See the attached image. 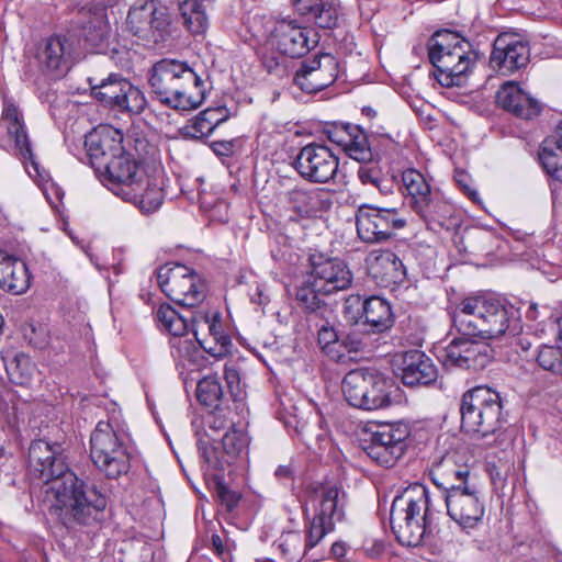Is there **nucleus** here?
I'll return each mask as SVG.
<instances>
[{
    "instance_id": "obj_15",
    "label": "nucleus",
    "mask_w": 562,
    "mask_h": 562,
    "mask_svg": "<svg viewBox=\"0 0 562 562\" xmlns=\"http://www.w3.org/2000/svg\"><path fill=\"white\" fill-rule=\"evenodd\" d=\"M223 378L226 382V391L217 374L206 375L198 382L196 398L202 405L210 408H220L226 406L229 398L234 402L243 401L245 392L239 371L234 364H225Z\"/></svg>"
},
{
    "instance_id": "obj_17",
    "label": "nucleus",
    "mask_w": 562,
    "mask_h": 562,
    "mask_svg": "<svg viewBox=\"0 0 562 562\" xmlns=\"http://www.w3.org/2000/svg\"><path fill=\"white\" fill-rule=\"evenodd\" d=\"M126 23L134 35L159 43L169 32L170 18L166 8L159 7L155 0H149L131 8Z\"/></svg>"
},
{
    "instance_id": "obj_41",
    "label": "nucleus",
    "mask_w": 562,
    "mask_h": 562,
    "mask_svg": "<svg viewBox=\"0 0 562 562\" xmlns=\"http://www.w3.org/2000/svg\"><path fill=\"white\" fill-rule=\"evenodd\" d=\"M372 372L373 370L370 369H356L345 375L341 389L346 401L351 406L361 408Z\"/></svg>"
},
{
    "instance_id": "obj_9",
    "label": "nucleus",
    "mask_w": 562,
    "mask_h": 562,
    "mask_svg": "<svg viewBox=\"0 0 562 562\" xmlns=\"http://www.w3.org/2000/svg\"><path fill=\"white\" fill-rule=\"evenodd\" d=\"M161 291L179 305L194 307L206 297L207 284L195 270L177 262L164 265L157 270Z\"/></svg>"
},
{
    "instance_id": "obj_61",
    "label": "nucleus",
    "mask_w": 562,
    "mask_h": 562,
    "mask_svg": "<svg viewBox=\"0 0 562 562\" xmlns=\"http://www.w3.org/2000/svg\"><path fill=\"white\" fill-rule=\"evenodd\" d=\"M337 345H339V346H335L334 349L337 350V355H339V358H330V359L338 363H347L348 361H350L352 359L350 356L351 353L342 347V344L340 342V340L337 341Z\"/></svg>"
},
{
    "instance_id": "obj_64",
    "label": "nucleus",
    "mask_w": 562,
    "mask_h": 562,
    "mask_svg": "<svg viewBox=\"0 0 562 562\" xmlns=\"http://www.w3.org/2000/svg\"><path fill=\"white\" fill-rule=\"evenodd\" d=\"M251 301L260 305H266L269 302V296L263 293V290L258 285L254 294H251Z\"/></svg>"
},
{
    "instance_id": "obj_56",
    "label": "nucleus",
    "mask_w": 562,
    "mask_h": 562,
    "mask_svg": "<svg viewBox=\"0 0 562 562\" xmlns=\"http://www.w3.org/2000/svg\"><path fill=\"white\" fill-rule=\"evenodd\" d=\"M351 124H346L341 126H335L327 131V136L330 142L341 146L342 148L346 146L348 138L351 137L352 133L349 131Z\"/></svg>"
},
{
    "instance_id": "obj_8",
    "label": "nucleus",
    "mask_w": 562,
    "mask_h": 562,
    "mask_svg": "<svg viewBox=\"0 0 562 562\" xmlns=\"http://www.w3.org/2000/svg\"><path fill=\"white\" fill-rule=\"evenodd\" d=\"M90 457L99 471L109 479L126 474L131 467L125 436L109 422H99L91 434Z\"/></svg>"
},
{
    "instance_id": "obj_59",
    "label": "nucleus",
    "mask_w": 562,
    "mask_h": 562,
    "mask_svg": "<svg viewBox=\"0 0 562 562\" xmlns=\"http://www.w3.org/2000/svg\"><path fill=\"white\" fill-rule=\"evenodd\" d=\"M207 121H210V125L215 130L221 123L226 121V115H224L223 108H209L200 112Z\"/></svg>"
},
{
    "instance_id": "obj_48",
    "label": "nucleus",
    "mask_w": 562,
    "mask_h": 562,
    "mask_svg": "<svg viewBox=\"0 0 562 562\" xmlns=\"http://www.w3.org/2000/svg\"><path fill=\"white\" fill-rule=\"evenodd\" d=\"M147 100L144 92L130 82L114 109L139 114L145 110Z\"/></svg>"
},
{
    "instance_id": "obj_49",
    "label": "nucleus",
    "mask_w": 562,
    "mask_h": 562,
    "mask_svg": "<svg viewBox=\"0 0 562 562\" xmlns=\"http://www.w3.org/2000/svg\"><path fill=\"white\" fill-rule=\"evenodd\" d=\"M334 527L335 522L314 515L306 529V548L316 547L327 533L334 530Z\"/></svg>"
},
{
    "instance_id": "obj_13",
    "label": "nucleus",
    "mask_w": 562,
    "mask_h": 562,
    "mask_svg": "<svg viewBox=\"0 0 562 562\" xmlns=\"http://www.w3.org/2000/svg\"><path fill=\"white\" fill-rule=\"evenodd\" d=\"M342 313L349 323L368 326L372 333H384L394 324L390 302L378 295L363 299L359 294H351L345 300Z\"/></svg>"
},
{
    "instance_id": "obj_45",
    "label": "nucleus",
    "mask_w": 562,
    "mask_h": 562,
    "mask_svg": "<svg viewBox=\"0 0 562 562\" xmlns=\"http://www.w3.org/2000/svg\"><path fill=\"white\" fill-rule=\"evenodd\" d=\"M77 24L80 29L79 36L92 48H98L104 43L108 27L100 16L86 12L82 20L77 21Z\"/></svg>"
},
{
    "instance_id": "obj_38",
    "label": "nucleus",
    "mask_w": 562,
    "mask_h": 562,
    "mask_svg": "<svg viewBox=\"0 0 562 562\" xmlns=\"http://www.w3.org/2000/svg\"><path fill=\"white\" fill-rule=\"evenodd\" d=\"M69 49L67 40L60 36H52L47 40L45 47L38 53L37 59L48 74L63 72L67 69L66 55Z\"/></svg>"
},
{
    "instance_id": "obj_58",
    "label": "nucleus",
    "mask_w": 562,
    "mask_h": 562,
    "mask_svg": "<svg viewBox=\"0 0 562 562\" xmlns=\"http://www.w3.org/2000/svg\"><path fill=\"white\" fill-rule=\"evenodd\" d=\"M357 175L362 184H371L373 187L375 186V183H378V180L381 178L380 171L376 168H370L367 166H361L358 169Z\"/></svg>"
},
{
    "instance_id": "obj_39",
    "label": "nucleus",
    "mask_w": 562,
    "mask_h": 562,
    "mask_svg": "<svg viewBox=\"0 0 562 562\" xmlns=\"http://www.w3.org/2000/svg\"><path fill=\"white\" fill-rule=\"evenodd\" d=\"M182 24L191 35H204L210 26L206 4L203 0H184L179 4Z\"/></svg>"
},
{
    "instance_id": "obj_21",
    "label": "nucleus",
    "mask_w": 562,
    "mask_h": 562,
    "mask_svg": "<svg viewBox=\"0 0 562 562\" xmlns=\"http://www.w3.org/2000/svg\"><path fill=\"white\" fill-rule=\"evenodd\" d=\"M338 67L336 57L330 54H318L301 63L293 81L302 91L316 93L336 81Z\"/></svg>"
},
{
    "instance_id": "obj_57",
    "label": "nucleus",
    "mask_w": 562,
    "mask_h": 562,
    "mask_svg": "<svg viewBox=\"0 0 562 562\" xmlns=\"http://www.w3.org/2000/svg\"><path fill=\"white\" fill-rule=\"evenodd\" d=\"M236 140H215L211 144V148L215 155L221 157H231L235 151Z\"/></svg>"
},
{
    "instance_id": "obj_55",
    "label": "nucleus",
    "mask_w": 562,
    "mask_h": 562,
    "mask_svg": "<svg viewBox=\"0 0 562 562\" xmlns=\"http://www.w3.org/2000/svg\"><path fill=\"white\" fill-rule=\"evenodd\" d=\"M340 342L342 344V347L347 349L350 353H357L361 350H363L366 344L362 340V337L358 333H348L344 335L342 337H339Z\"/></svg>"
},
{
    "instance_id": "obj_46",
    "label": "nucleus",
    "mask_w": 562,
    "mask_h": 562,
    "mask_svg": "<svg viewBox=\"0 0 562 562\" xmlns=\"http://www.w3.org/2000/svg\"><path fill=\"white\" fill-rule=\"evenodd\" d=\"M156 318L159 327L168 331L172 336L171 338L187 337L189 331L188 321L172 306L161 305L156 313Z\"/></svg>"
},
{
    "instance_id": "obj_31",
    "label": "nucleus",
    "mask_w": 562,
    "mask_h": 562,
    "mask_svg": "<svg viewBox=\"0 0 562 562\" xmlns=\"http://www.w3.org/2000/svg\"><path fill=\"white\" fill-rule=\"evenodd\" d=\"M368 273L379 286L391 290L406 279L404 263L396 254L390 250L372 255L368 259Z\"/></svg>"
},
{
    "instance_id": "obj_24",
    "label": "nucleus",
    "mask_w": 562,
    "mask_h": 562,
    "mask_svg": "<svg viewBox=\"0 0 562 562\" xmlns=\"http://www.w3.org/2000/svg\"><path fill=\"white\" fill-rule=\"evenodd\" d=\"M306 506L314 515L333 522L345 516V492L330 482L312 483L306 490Z\"/></svg>"
},
{
    "instance_id": "obj_52",
    "label": "nucleus",
    "mask_w": 562,
    "mask_h": 562,
    "mask_svg": "<svg viewBox=\"0 0 562 562\" xmlns=\"http://www.w3.org/2000/svg\"><path fill=\"white\" fill-rule=\"evenodd\" d=\"M324 321L325 323L321 325L317 333L318 345L328 358H339L337 350L334 349L335 346H338L337 341L339 340V336L335 328L329 325L327 317Z\"/></svg>"
},
{
    "instance_id": "obj_5",
    "label": "nucleus",
    "mask_w": 562,
    "mask_h": 562,
    "mask_svg": "<svg viewBox=\"0 0 562 562\" xmlns=\"http://www.w3.org/2000/svg\"><path fill=\"white\" fill-rule=\"evenodd\" d=\"M429 493L425 485L413 484L392 502L390 524L397 541L406 547L422 544L430 532Z\"/></svg>"
},
{
    "instance_id": "obj_12",
    "label": "nucleus",
    "mask_w": 562,
    "mask_h": 562,
    "mask_svg": "<svg viewBox=\"0 0 562 562\" xmlns=\"http://www.w3.org/2000/svg\"><path fill=\"white\" fill-rule=\"evenodd\" d=\"M357 233L361 240L369 244L390 239L395 231L406 225V220L400 216L396 206L381 207L361 205L356 214Z\"/></svg>"
},
{
    "instance_id": "obj_42",
    "label": "nucleus",
    "mask_w": 562,
    "mask_h": 562,
    "mask_svg": "<svg viewBox=\"0 0 562 562\" xmlns=\"http://www.w3.org/2000/svg\"><path fill=\"white\" fill-rule=\"evenodd\" d=\"M123 200L136 204L143 213H153L160 207L164 193L159 183L147 178L145 173V180L140 181L135 196Z\"/></svg>"
},
{
    "instance_id": "obj_63",
    "label": "nucleus",
    "mask_w": 562,
    "mask_h": 562,
    "mask_svg": "<svg viewBox=\"0 0 562 562\" xmlns=\"http://www.w3.org/2000/svg\"><path fill=\"white\" fill-rule=\"evenodd\" d=\"M292 473L290 465H279L274 471V475L278 480H290L292 477Z\"/></svg>"
},
{
    "instance_id": "obj_36",
    "label": "nucleus",
    "mask_w": 562,
    "mask_h": 562,
    "mask_svg": "<svg viewBox=\"0 0 562 562\" xmlns=\"http://www.w3.org/2000/svg\"><path fill=\"white\" fill-rule=\"evenodd\" d=\"M396 390L390 379L379 371L373 370L361 409L376 411L391 406L393 404L392 394Z\"/></svg>"
},
{
    "instance_id": "obj_4",
    "label": "nucleus",
    "mask_w": 562,
    "mask_h": 562,
    "mask_svg": "<svg viewBox=\"0 0 562 562\" xmlns=\"http://www.w3.org/2000/svg\"><path fill=\"white\" fill-rule=\"evenodd\" d=\"M428 57L435 67L434 78L442 87L451 88L465 83L479 59V53L459 34L443 30L430 37Z\"/></svg>"
},
{
    "instance_id": "obj_20",
    "label": "nucleus",
    "mask_w": 562,
    "mask_h": 562,
    "mask_svg": "<svg viewBox=\"0 0 562 562\" xmlns=\"http://www.w3.org/2000/svg\"><path fill=\"white\" fill-rule=\"evenodd\" d=\"M472 337L454 338L440 355L442 364L448 369L482 370L491 362L488 346L479 344Z\"/></svg>"
},
{
    "instance_id": "obj_26",
    "label": "nucleus",
    "mask_w": 562,
    "mask_h": 562,
    "mask_svg": "<svg viewBox=\"0 0 562 562\" xmlns=\"http://www.w3.org/2000/svg\"><path fill=\"white\" fill-rule=\"evenodd\" d=\"M488 294L463 297L449 310L456 330L465 337H482Z\"/></svg>"
},
{
    "instance_id": "obj_37",
    "label": "nucleus",
    "mask_w": 562,
    "mask_h": 562,
    "mask_svg": "<svg viewBox=\"0 0 562 562\" xmlns=\"http://www.w3.org/2000/svg\"><path fill=\"white\" fill-rule=\"evenodd\" d=\"M352 135L348 138L344 151L352 159L359 162H371L380 160L383 155V148L374 145V137L369 138L359 126H350Z\"/></svg>"
},
{
    "instance_id": "obj_47",
    "label": "nucleus",
    "mask_w": 562,
    "mask_h": 562,
    "mask_svg": "<svg viewBox=\"0 0 562 562\" xmlns=\"http://www.w3.org/2000/svg\"><path fill=\"white\" fill-rule=\"evenodd\" d=\"M276 547L284 562H299L308 550L300 531L283 532L276 541Z\"/></svg>"
},
{
    "instance_id": "obj_60",
    "label": "nucleus",
    "mask_w": 562,
    "mask_h": 562,
    "mask_svg": "<svg viewBox=\"0 0 562 562\" xmlns=\"http://www.w3.org/2000/svg\"><path fill=\"white\" fill-rule=\"evenodd\" d=\"M369 138H373V136H375L374 138V145H378L376 142L378 140H382L383 142V154L393 148L394 146V139L387 134L384 132V128L382 126H378L376 130H372L371 133L368 135Z\"/></svg>"
},
{
    "instance_id": "obj_34",
    "label": "nucleus",
    "mask_w": 562,
    "mask_h": 562,
    "mask_svg": "<svg viewBox=\"0 0 562 562\" xmlns=\"http://www.w3.org/2000/svg\"><path fill=\"white\" fill-rule=\"evenodd\" d=\"M226 411L227 405L212 408L205 416H196L192 419L191 426L196 437L200 452L203 448L212 446L211 442L215 440V436L232 425Z\"/></svg>"
},
{
    "instance_id": "obj_35",
    "label": "nucleus",
    "mask_w": 562,
    "mask_h": 562,
    "mask_svg": "<svg viewBox=\"0 0 562 562\" xmlns=\"http://www.w3.org/2000/svg\"><path fill=\"white\" fill-rule=\"evenodd\" d=\"M30 283L26 263L0 250V288L12 294H22Z\"/></svg>"
},
{
    "instance_id": "obj_6",
    "label": "nucleus",
    "mask_w": 562,
    "mask_h": 562,
    "mask_svg": "<svg viewBox=\"0 0 562 562\" xmlns=\"http://www.w3.org/2000/svg\"><path fill=\"white\" fill-rule=\"evenodd\" d=\"M461 429L474 439H485L499 431L505 422L502 397L485 385L467 391L460 403Z\"/></svg>"
},
{
    "instance_id": "obj_2",
    "label": "nucleus",
    "mask_w": 562,
    "mask_h": 562,
    "mask_svg": "<svg viewBox=\"0 0 562 562\" xmlns=\"http://www.w3.org/2000/svg\"><path fill=\"white\" fill-rule=\"evenodd\" d=\"M85 146L95 176L121 199H131L145 180L142 154H147L146 139L125 138L119 130L106 128L86 136Z\"/></svg>"
},
{
    "instance_id": "obj_19",
    "label": "nucleus",
    "mask_w": 562,
    "mask_h": 562,
    "mask_svg": "<svg viewBox=\"0 0 562 562\" xmlns=\"http://www.w3.org/2000/svg\"><path fill=\"white\" fill-rule=\"evenodd\" d=\"M521 329L519 308L505 299L488 294L481 338L516 337Z\"/></svg>"
},
{
    "instance_id": "obj_44",
    "label": "nucleus",
    "mask_w": 562,
    "mask_h": 562,
    "mask_svg": "<svg viewBox=\"0 0 562 562\" xmlns=\"http://www.w3.org/2000/svg\"><path fill=\"white\" fill-rule=\"evenodd\" d=\"M557 149L558 142L554 137H546L539 146L538 161L552 180L562 182V153H557Z\"/></svg>"
},
{
    "instance_id": "obj_28",
    "label": "nucleus",
    "mask_w": 562,
    "mask_h": 562,
    "mask_svg": "<svg viewBox=\"0 0 562 562\" xmlns=\"http://www.w3.org/2000/svg\"><path fill=\"white\" fill-rule=\"evenodd\" d=\"M249 437L241 429L232 428L227 430L222 438V451L218 448L207 446L200 452L201 458L207 464V471L223 472L227 465L233 463L238 457L248 451Z\"/></svg>"
},
{
    "instance_id": "obj_51",
    "label": "nucleus",
    "mask_w": 562,
    "mask_h": 562,
    "mask_svg": "<svg viewBox=\"0 0 562 562\" xmlns=\"http://www.w3.org/2000/svg\"><path fill=\"white\" fill-rule=\"evenodd\" d=\"M171 353L179 362L186 366V362H194L199 348L195 341L191 338H171L170 339Z\"/></svg>"
},
{
    "instance_id": "obj_43",
    "label": "nucleus",
    "mask_w": 562,
    "mask_h": 562,
    "mask_svg": "<svg viewBox=\"0 0 562 562\" xmlns=\"http://www.w3.org/2000/svg\"><path fill=\"white\" fill-rule=\"evenodd\" d=\"M130 81L119 74H110L99 85L91 87L92 95L103 104L114 108Z\"/></svg>"
},
{
    "instance_id": "obj_53",
    "label": "nucleus",
    "mask_w": 562,
    "mask_h": 562,
    "mask_svg": "<svg viewBox=\"0 0 562 562\" xmlns=\"http://www.w3.org/2000/svg\"><path fill=\"white\" fill-rule=\"evenodd\" d=\"M213 127L210 125V121L199 113L194 119L190 121L183 128V135L191 139H202L213 132Z\"/></svg>"
},
{
    "instance_id": "obj_25",
    "label": "nucleus",
    "mask_w": 562,
    "mask_h": 562,
    "mask_svg": "<svg viewBox=\"0 0 562 562\" xmlns=\"http://www.w3.org/2000/svg\"><path fill=\"white\" fill-rule=\"evenodd\" d=\"M191 326L195 340L211 356L223 358L231 352L232 339L224 331L218 313L194 316Z\"/></svg>"
},
{
    "instance_id": "obj_30",
    "label": "nucleus",
    "mask_w": 562,
    "mask_h": 562,
    "mask_svg": "<svg viewBox=\"0 0 562 562\" xmlns=\"http://www.w3.org/2000/svg\"><path fill=\"white\" fill-rule=\"evenodd\" d=\"M286 202L301 218L317 217L333 205L331 194L324 188L295 187L286 193Z\"/></svg>"
},
{
    "instance_id": "obj_27",
    "label": "nucleus",
    "mask_w": 562,
    "mask_h": 562,
    "mask_svg": "<svg viewBox=\"0 0 562 562\" xmlns=\"http://www.w3.org/2000/svg\"><path fill=\"white\" fill-rule=\"evenodd\" d=\"M311 266V278L325 295L346 290L352 283V273L341 259L313 256Z\"/></svg>"
},
{
    "instance_id": "obj_18",
    "label": "nucleus",
    "mask_w": 562,
    "mask_h": 562,
    "mask_svg": "<svg viewBox=\"0 0 562 562\" xmlns=\"http://www.w3.org/2000/svg\"><path fill=\"white\" fill-rule=\"evenodd\" d=\"M1 123L5 127L9 138L14 142L16 155L25 165L29 176L35 180H45L47 173L34 158L23 114L12 102L4 103Z\"/></svg>"
},
{
    "instance_id": "obj_29",
    "label": "nucleus",
    "mask_w": 562,
    "mask_h": 562,
    "mask_svg": "<svg viewBox=\"0 0 562 562\" xmlns=\"http://www.w3.org/2000/svg\"><path fill=\"white\" fill-rule=\"evenodd\" d=\"M395 361L402 371V382L408 387L427 386L437 381L436 366L420 350L413 349L397 353Z\"/></svg>"
},
{
    "instance_id": "obj_16",
    "label": "nucleus",
    "mask_w": 562,
    "mask_h": 562,
    "mask_svg": "<svg viewBox=\"0 0 562 562\" xmlns=\"http://www.w3.org/2000/svg\"><path fill=\"white\" fill-rule=\"evenodd\" d=\"M319 37L315 29L303 26L295 19H282L276 23L271 34L273 47L291 58L307 54L318 44Z\"/></svg>"
},
{
    "instance_id": "obj_14",
    "label": "nucleus",
    "mask_w": 562,
    "mask_h": 562,
    "mask_svg": "<svg viewBox=\"0 0 562 562\" xmlns=\"http://www.w3.org/2000/svg\"><path fill=\"white\" fill-rule=\"evenodd\" d=\"M339 159L324 144L310 143L303 146L293 161V168L311 183H327L335 178Z\"/></svg>"
},
{
    "instance_id": "obj_22",
    "label": "nucleus",
    "mask_w": 562,
    "mask_h": 562,
    "mask_svg": "<svg viewBox=\"0 0 562 562\" xmlns=\"http://www.w3.org/2000/svg\"><path fill=\"white\" fill-rule=\"evenodd\" d=\"M530 60L528 43L512 34H499L493 44L490 65L497 72L508 76L526 67Z\"/></svg>"
},
{
    "instance_id": "obj_54",
    "label": "nucleus",
    "mask_w": 562,
    "mask_h": 562,
    "mask_svg": "<svg viewBox=\"0 0 562 562\" xmlns=\"http://www.w3.org/2000/svg\"><path fill=\"white\" fill-rule=\"evenodd\" d=\"M216 495L227 512H232L240 499V495L237 492L229 490L222 482L216 484Z\"/></svg>"
},
{
    "instance_id": "obj_33",
    "label": "nucleus",
    "mask_w": 562,
    "mask_h": 562,
    "mask_svg": "<svg viewBox=\"0 0 562 562\" xmlns=\"http://www.w3.org/2000/svg\"><path fill=\"white\" fill-rule=\"evenodd\" d=\"M496 100L504 110L525 120L538 116L541 111L540 103L514 81H507L501 87Z\"/></svg>"
},
{
    "instance_id": "obj_32",
    "label": "nucleus",
    "mask_w": 562,
    "mask_h": 562,
    "mask_svg": "<svg viewBox=\"0 0 562 562\" xmlns=\"http://www.w3.org/2000/svg\"><path fill=\"white\" fill-rule=\"evenodd\" d=\"M295 12L321 29L339 25L342 9L339 0H292Z\"/></svg>"
},
{
    "instance_id": "obj_40",
    "label": "nucleus",
    "mask_w": 562,
    "mask_h": 562,
    "mask_svg": "<svg viewBox=\"0 0 562 562\" xmlns=\"http://www.w3.org/2000/svg\"><path fill=\"white\" fill-rule=\"evenodd\" d=\"M319 293H323V290L317 289L314 280H308L297 286L295 300L306 313L325 319L328 315L333 314V310L319 297Z\"/></svg>"
},
{
    "instance_id": "obj_50",
    "label": "nucleus",
    "mask_w": 562,
    "mask_h": 562,
    "mask_svg": "<svg viewBox=\"0 0 562 562\" xmlns=\"http://www.w3.org/2000/svg\"><path fill=\"white\" fill-rule=\"evenodd\" d=\"M537 362L543 370L562 375V348L542 346L538 351Z\"/></svg>"
},
{
    "instance_id": "obj_3",
    "label": "nucleus",
    "mask_w": 562,
    "mask_h": 562,
    "mask_svg": "<svg viewBox=\"0 0 562 562\" xmlns=\"http://www.w3.org/2000/svg\"><path fill=\"white\" fill-rule=\"evenodd\" d=\"M153 97L177 111H193L205 99L203 79L187 63L164 58L154 64L149 75Z\"/></svg>"
},
{
    "instance_id": "obj_10",
    "label": "nucleus",
    "mask_w": 562,
    "mask_h": 562,
    "mask_svg": "<svg viewBox=\"0 0 562 562\" xmlns=\"http://www.w3.org/2000/svg\"><path fill=\"white\" fill-rule=\"evenodd\" d=\"M448 516L464 531L476 528L485 515V499L475 481L442 494Z\"/></svg>"
},
{
    "instance_id": "obj_7",
    "label": "nucleus",
    "mask_w": 562,
    "mask_h": 562,
    "mask_svg": "<svg viewBox=\"0 0 562 562\" xmlns=\"http://www.w3.org/2000/svg\"><path fill=\"white\" fill-rule=\"evenodd\" d=\"M403 194L413 212L434 232L449 229L456 224V210L431 190L422 172L407 169L401 176Z\"/></svg>"
},
{
    "instance_id": "obj_1",
    "label": "nucleus",
    "mask_w": 562,
    "mask_h": 562,
    "mask_svg": "<svg viewBox=\"0 0 562 562\" xmlns=\"http://www.w3.org/2000/svg\"><path fill=\"white\" fill-rule=\"evenodd\" d=\"M63 446L43 439L29 448V474L43 482L40 499L43 507L68 530L92 526L101 520L106 498L70 471Z\"/></svg>"
},
{
    "instance_id": "obj_62",
    "label": "nucleus",
    "mask_w": 562,
    "mask_h": 562,
    "mask_svg": "<svg viewBox=\"0 0 562 562\" xmlns=\"http://www.w3.org/2000/svg\"><path fill=\"white\" fill-rule=\"evenodd\" d=\"M383 195L391 194L394 189V183L390 179L380 178L374 186Z\"/></svg>"
},
{
    "instance_id": "obj_11",
    "label": "nucleus",
    "mask_w": 562,
    "mask_h": 562,
    "mask_svg": "<svg viewBox=\"0 0 562 562\" xmlns=\"http://www.w3.org/2000/svg\"><path fill=\"white\" fill-rule=\"evenodd\" d=\"M411 427L406 422H397L380 426L370 435L363 450L375 463L391 468L405 453Z\"/></svg>"
},
{
    "instance_id": "obj_23",
    "label": "nucleus",
    "mask_w": 562,
    "mask_h": 562,
    "mask_svg": "<svg viewBox=\"0 0 562 562\" xmlns=\"http://www.w3.org/2000/svg\"><path fill=\"white\" fill-rule=\"evenodd\" d=\"M467 461L465 452L451 450L432 464L430 477L442 494L474 481Z\"/></svg>"
}]
</instances>
